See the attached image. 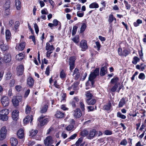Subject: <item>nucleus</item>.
<instances>
[{"label":"nucleus","instance_id":"f257e3e1","mask_svg":"<svg viewBox=\"0 0 146 146\" xmlns=\"http://www.w3.org/2000/svg\"><path fill=\"white\" fill-rule=\"evenodd\" d=\"M7 130L5 126L1 127L0 130V140H3L6 137Z\"/></svg>","mask_w":146,"mask_h":146},{"label":"nucleus","instance_id":"f03ea898","mask_svg":"<svg viewBox=\"0 0 146 146\" xmlns=\"http://www.w3.org/2000/svg\"><path fill=\"white\" fill-rule=\"evenodd\" d=\"M96 130L95 129L90 130L88 132V135L87 137V138L89 139H92L94 138L96 135Z\"/></svg>","mask_w":146,"mask_h":146},{"label":"nucleus","instance_id":"7ed1b4c3","mask_svg":"<svg viewBox=\"0 0 146 146\" xmlns=\"http://www.w3.org/2000/svg\"><path fill=\"white\" fill-rule=\"evenodd\" d=\"M1 102L3 106L6 107L9 105V100L8 97L4 96L1 99Z\"/></svg>","mask_w":146,"mask_h":146},{"label":"nucleus","instance_id":"20e7f679","mask_svg":"<svg viewBox=\"0 0 146 146\" xmlns=\"http://www.w3.org/2000/svg\"><path fill=\"white\" fill-rule=\"evenodd\" d=\"M99 72V68H96L94 72L91 73L90 74L89 79L91 80L94 79L98 75Z\"/></svg>","mask_w":146,"mask_h":146},{"label":"nucleus","instance_id":"39448f33","mask_svg":"<svg viewBox=\"0 0 146 146\" xmlns=\"http://www.w3.org/2000/svg\"><path fill=\"white\" fill-rule=\"evenodd\" d=\"M53 141L51 136L47 137L44 140V143L45 145L49 146L53 143Z\"/></svg>","mask_w":146,"mask_h":146},{"label":"nucleus","instance_id":"423d86ee","mask_svg":"<svg viewBox=\"0 0 146 146\" xmlns=\"http://www.w3.org/2000/svg\"><path fill=\"white\" fill-rule=\"evenodd\" d=\"M73 113L74 117L76 118H79L82 115V111L79 108H77L73 111Z\"/></svg>","mask_w":146,"mask_h":146},{"label":"nucleus","instance_id":"0eeeda50","mask_svg":"<svg viewBox=\"0 0 146 146\" xmlns=\"http://www.w3.org/2000/svg\"><path fill=\"white\" fill-rule=\"evenodd\" d=\"M22 99L21 96H18L17 97H14L12 99V103L14 106H16L18 105L19 102L21 101Z\"/></svg>","mask_w":146,"mask_h":146},{"label":"nucleus","instance_id":"6e6552de","mask_svg":"<svg viewBox=\"0 0 146 146\" xmlns=\"http://www.w3.org/2000/svg\"><path fill=\"white\" fill-rule=\"evenodd\" d=\"M80 45L82 51H84L88 48L87 42L85 40H82L80 42Z\"/></svg>","mask_w":146,"mask_h":146},{"label":"nucleus","instance_id":"1a4fd4ad","mask_svg":"<svg viewBox=\"0 0 146 146\" xmlns=\"http://www.w3.org/2000/svg\"><path fill=\"white\" fill-rule=\"evenodd\" d=\"M17 74L18 76L23 74L24 70V66L22 64L18 66L17 68Z\"/></svg>","mask_w":146,"mask_h":146},{"label":"nucleus","instance_id":"9d476101","mask_svg":"<svg viewBox=\"0 0 146 146\" xmlns=\"http://www.w3.org/2000/svg\"><path fill=\"white\" fill-rule=\"evenodd\" d=\"M43 117L41 116L38 118V121L40 123L41 126H43L45 124H46L49 121V119L48 118H46L43 120Z\"/></svg>","mask_w":146,"mask_h":146},{"label":"nucleus","instance_id":"9b49d317","mask_svg":"<svg viewBox=\"0 0 146 146\" xmlns=\"http://www.w3.org/2000/svg\"><path fill=\"white\" fill-rule=\"evenodd\" d=\"M0 47L1 50L3 51H6L9 48L8 45L4 44V41L3 40L0 41Z\"/></svg>","mask_w":146,"mask_h":146},{"label":"nucleus","instance_id":"f8f14e48","mask_svg":"<svg viewBox=\"0 0 146 146\" xmlns=\"http://www.w3.org/2000/svg\"><path fill=\"white\" fill-rule=\"evenodd\" d=\"M19 111L17 110L13 111L12 113V117L13 120H17L18 118Z\"/></svg>","mask_w":146,"mask_h":146},{"label":"nucleus","instance_id":"ddd939ff","mask_svg":"<svg viewBox=\"0 0 146 146\" xmlns=\"http://www.w3.org/2000/svg\"><path fill=\"white\" fill-rule=\"evenodd\" d=\"M55 48L52 45H50L49 42H47L46 44L45 50L47 51H53Z\"/></svg>","mask_w":146,"mask_h":146},{"label":"nucleus","instance_id":"4468645a","mask_svg":"<svg viewBox=\"0 0 146 146\" xmlns=\"http://www.w3.org/2000/svg\"><path fill=\"white\" fill-rule=\"evenodd\" d=\"M25 46V42H22L19 44L18 46H17L15 47V48L17 50L22 51L24 48Z\"/></svg>","mask_w":146,"mask_h":146},{"label":"nucleus","instance_id":"2eb2a0df","mask_svg":"<svg viewBox=\"0 0 146 146\" xmlns=\"http://www.w3.org/2000/svg\"><path fill=\"white\" fill-rule=\"evenodd\" d=\"M11 55L9 54H5L4 56L3 61L5 63H8L11 61Z\"/></svg>","mask_w":146,"mask_h":146},{"label":"nucleus","instance_id":"dca6fc26","mask_svg":"<svg viewBox=\"0 0 146 146\" xmlns=\"http://www.w3.org/2000/svg\"><path fill=\"white\" fill-rule=\"evenodd\" d=\"M78 83H74V84L68 88L67 89L68 90H72L74 91H76L78 89Z\"/></svg>","mask_w":146,"mask_h":146},{"label":"nucleus","instance_id":"f3484780","mask_svg":"<svg viewBox=\"0 0 146 146\" xmlns=\"http://www.w3.org/2000/svg\"><path fill=\"white\" fill-rule=\"evenodd\" d=\"M33 116L32 115H31V116L28 115L25 117V119H24V123L25 124H26L30 120H31L30 123L32 124V122L33 120Z\"/></svg>","mask_w":146,"mask_h":146},{"label":"nucleus","instance_id":"a211bd4d","mask_svg":"<svg viewBox=\"0 0 146 146\" xmlns=\"http://www.w3.org/2000/svg\"><path fill=\"white\" fill-rule=\"evenodd\" d=\"M27 82L29 86L32 87L33 86L34 80L32 78L29 77L27 80Z\"/></svg>","mask_w":146,"mask_h":146},{"label":"nucleus","instance_id":"6ab92c4d","mask_svg":"<svg viewBox=\"0 0 146 146\" xmlns=\"http://www.w3.org/2000/svg\"><path fill=\"white\" fill-rule=\"evenodd\" d=\"M80 73L78 69L76 68L73 74V76L76 80L78 79L79 77Z\"/></svg>","mask_w":146,"mask_h":146},{"label":"nucleus","instance_id":"aec40b11","mask_svg":"<svg viewBox=\"0 0 146 146\" xmlns=\"http://www.w3.org/2000/svg\"><path fill=\"white\" fill-rule=\"evenodd\" d=\"M17 134L19 138L20 139H22L23 138L24 135V130L23 129H20L18 130Z\"/></svg>","mask_w":146,"mask_h":146},{"label":"nucleus","instance_id":"412c9836","mask_svg":"<svg viewBox=\"0 0 146 146\" xmlns=\"http://www.w3.org/2000/svg\"><path fill=\"white\" fill-rule=\"evenodd\" d=\"M86 102L88 105H93L96 102V100L93 98H90L86 100Z\"/></svg>","mask_w":146,"mask_h":146},{"label":"nucleus","instance_id":"4be33fe9","mask_svg":"<svg viewBox=\"0 0 146 146\" xmlns=\"http://www.w3.org/2000/svg\"><path fill=\"white\" fill-rule=\"evenodd\" d=\"M25 57V55L23 53H19L16 56V58L19 61H21Z\"/></svg>","mask_w":146,"mask_h":146},{"label":"nucleus","instance_id":"5701e85b","mask_svg":"<svg viewBox=\"0 0 146 146\" xmlns=\"http://www.w3.org/2000/svg\"><path fill=\"white\" fill-rule=\"evenodd\" d=\"M5 36L6 40L8 42L11 38V33L9 30H7L6 31Z\"/></svg>","mask_w":146,"mask_h":146},{"label":"nucleus","instance_id":"b1692460","mask_svg":"<svg viewBox=\"0 0 146 146\" xmlns=\"http://www.w3.org/2000/svg\"><path fill=\"white\" fill-rule=\"evenodd\" d=\"M11 143L12 146H16L18 143L17 139L15 138H12L10 139Z\"/></svg>","mask_w":146,"mask_h":146},{"label":"nucleus","instance_id":"393cba45","mask_svg":"<svg viewBox=\"0 0 146 146\" xmlns=\"http://www.w3.org/2000/svg\"><path fill=\"white\" fill-rule=\"evenodd\" d=\"M10 6L9 4H7L5 3L4 5L5 8V14L7 15H8L9 14V8Z\"/></svg>","mask_w":146,"mask_h":146},{"label":"nucleus","instance_id":"a878e982","mask_svg":"<svg viewBox=\"0 0 146 146\" xmlns=\"http://www.w3.org/2000/svg\"><path fill=\"white\" fill-rule=\"evenodd\" d=\"M107 69L106 67H102L100 70V75L102 76H104L107 73Z\"/></svg>","mask_w":146,"mask_h":146},{"label":"nucleus","instance_id":"bb28decb","mask_svg":"<svg viewBox=\"0 0 146 146\" xmlns=\"http://www.w3.org/2000/svg\"><path fill=\"white\" fill-rule=\"evenodd\" d=\"M111 107V102H109L108 104L105 105L104 106V110H109Z\"/></svg>","mask_w":146,"mask_h":146},{"label":"nucleus","instance_id":"cd10ccee","mask_svg":"<svg viewBox=\"0 0 146 146\" xmlns=\"http://www.w3.org/2000/svg\"><path fill=\"white\" fill-rule=\"evenodd\" d=\"M55 115L57 118H62L64 116V114L60 111H58L56 112Z\"/></svg>","mask_w":146,"mask_h":146},{"label":"nucleus","instance_id":"c85d7f7f","mask_svg":"<svg viewBox=\"0 0 146 146\" xmlns=\"http://www.w3.org/2000/svg\"><path fill=\"white\" fill-rule=\"evenodd\" d=\"M126 103V101L124 98H122L119 101L118 106L119 108L122 107Z\"/></svg>","mask_w":146,"mask_h":146},{"label":"nucleus","instance_id":"c756f323","mask_svg":"<svg viewBox=\"0 0 146 146\" xmlns=\"http://www.w3.org/2000/svg\"><path fill=\"white\" fill-rule=\"evenodd\" d=\"M15 5L17 10H20L21 8V3L20 1L16 0Z\"/></svg>","mask_w":146,"mask_h":146},{"label":"nucleus","instance_id":"7c9ffc66","mask_svg":"<svg viewBox=\"0 0 146 146\" xmlns=\"http://www.w3.org/2000/svg\"><path fill=\"white\" fill-rule=\"evenodd\" d=\"M119 79L117 77H114L113 78L111 79L110 82L112 84H119V83L118 82Z\"/></svg>","mask_w":146,"mask_h":146},{"label":"nucleus","instance_id":"2f4dec72","mask_svg":"<svg viewBox=\"0 0 146 146\" xmlns=\"http://www.w3.org/2000/svg\"><path fill=\"white\" fill-rule=\"evenodd\" d=\"M48 107V106L46 105H44L42 107L40 110L41 113H45L47 110Z\"/></svg>","mask_w":146,"mask_h":146},{"label":"nucleus","instance_id":"473e14b6","mask_svg":"<svg viewBox=\"0 0 146 146\" xmlns=\"http://www.w3.org/2000/svg\"><path fill=\"white\" fill-rule=\"evenodd\" d=\"M7 115H3L0 114V119L5 121L7 120L8 116Z\"/></svg>","mask_w":146,"mask_h":146},{"label":"nucleus","instance_id":"72a5a7b5","mask_svg":"<svg viewBox=\"0 0 146 146\" xmlns=\"http://www.w3.org/2000/svg\"><path fill=\"white\" fill-rule=\"evenodd\" d=\"M86 27V23H82V25L80 29V33H81L84 32L85 31Z\"/></svg>","mask_w":146,"mask_h":146},{"label":"nucleus","instance_id":"f704fd0d","mask_svg":"<svg viewBox=\"0 0 146 146\" xmlns=\"http://www.w3.org/2000/svg\"><path fill=\"white\" fill-rule=\"evenodd\" d=\"M66 74L65 72V71L62 70L60 72V78L61 79H63L66 78Z\"/></svg>","mask_w":146,"mask_h":146},{"label":"nucleus","instance_id":"c9c22d12","mask_svg":"<svg viewBox=\"0 0 146 146\" xmlns=\"http://www.w3.org/2000/svg\"><path fill=\"white\" fill-rule=\"evenodd\" d=\"M9 113V110L7 109H4L0 111V114L3 115H8Z\"/></svg>","mask_w":146,"mask_h":146},{"label":"nucleus","instance_id":"e433bc0d","mask_svg":"<svg viewBox=\"0 0 146 146\" xmlns=\"http://www.w3.org/2000/svg\"><path fill=\"white\" fill-rule=\"evenodd\" d=\"M98 5L96 3H93L89 5V7L90 8H98Z\"/></svg>","mask_w":146,"mask_h":146},{"label":"nucleus","instance_id":"4c0bfd02","mask_svg":"<svg viewBox=\"0 0 146 146\" xmlns=\"http://www.w3.org/2000/svg\"><path fill=\"white\" fill-rule=\"evenodd\" d=\"M117 117L123 119H125L126 118V116L125 115L122 114L121 113L119 112H117Z\"/></svg>","mask_w":146,"mask_h":146},{"label":"nucleus","instance_id":"58836bf2","mask_svg":"<svg viewBox=\"0 0 146 146\" xmlns=\"http://www.w3.org/2000/svg\"><path fill=\"white\" fill-rule=\"evenodd\" d=\"M38 133V131L36 130H32L30 131L29 136H35Z\"/></svg>","mask_w":146,"mask_h":146},{"label":"nucleus","instance_id":"ea45409f","mask_svg":"<svg viewBox=\"0 0 146 146\" xmlns=\"http://www.w3.org/2000/svg\"><path fill=\"white\" fill-rule=\"evenodd\" d=\"M77 136V135L76 134H74L71 135L69 138L66 139L65 142H66V143L69 141H70V140H72L74 139Z\"/></svg>","mask_w":146,"mask_h":146},{"label":"nucleus","instance_id":"a19ab883","mask_svg":"<svg viewBox=\"0 0 146 146\" xmlns=\"http://www.w3.org/2000/svg\"><path fill=\"white\" fill-rule=\"evenodd\" d=\"M140 59L137 56H134L133 59V60L132 61V63L134 64H137V62L139 61Z\"/></svg>","mask_w":146,"mask_h":146},{"label":"nucleus","instance_id":"79ce46f5","mask_svg":"<svg viewBox=\"0 0 146 146\" xmlns=\"http://www.w3.org/2000/svg\"><path fill=\"white\" fill-rule=\"evenodd\" d=\"M142 23V21L140 19H137L136 21L133 23L134 26L136 27L139 26L140 24H141Z\"/></svg>","mask_w":146,"mask_h":146},{"label":"nucleus","instance_id":"37998d69","mask_svg":"<svg viewBox=\"0 0 146 146\" xmlns=\"http://www.w3.org/2000/svg\"><path fill=\"white\" fill-rule=\"evenodd\" d=\"M76 58L74 56H72L69 59V64H74Z\"/></svg>","mask_w":146,"mask_h":146},{"label":"nucleus","instance_id":"c03bdc74","mask_svg":"<svg viewBox=\"0 0 146 146\" xmlns=\"http://www.w3.org/2000/svg\"><path fill=\"white\" fill-rule=\"evenodd\" d=\"M85 95L87 98L89 99L92 97L93 95L90 91H88L85 93Z\"/></svg>","mask_w":146,"mask_h":146},{"label":"nucleus","instance_id":"a18cd8bd","mask_svg":"<svg viewBox=\"0 0 146 146\" xmlns=\"http://www.w3.org/2000/svg\"><path fill=\"white\" fill-rule=\"evenodd\" d=\"M124 3L126 9L127 10H130L131 7V5L129 4L126 1H124Z\"/></svg>","mask_w":146,"mask_h":146},{"label":"nucleus","instance_id":"49530a36","mask_svg":"<svg viewBox=\"0 0 146 146\" xmlns=\"http://www.w3.org/2000/svg\"><path fill=\"white\" fill-rule=\"evenodd\" d=\"M88 132L87 130H84L81 132V135L83 137L87 136L88 135Z\"/></svg>","mask_w":146,"mask_h":146},{"label":"nucleus","instance_id":"de8ad7c7","mask_svg":"<svg viewBox=\"0 0 146 146\" xmlns=\"http://www.w3.org/2000/svg\"><path fill=\"white\" fill-rule=\"evenodd\" d=\"M114 19H115L116 21V19L113 17V15L112 14H111L109 16V22L110 23H111Z\"/></svg>","mask_w":146,"mask_h":146},{"label":"nucleus","instance_id":"09e8293b","mask_svg":"<svg viewBox=\"0 0 146 146\" xmlns=\"http://www.w3.org/2000/svg\"><path fill=\"white\" fill-rule=\"evenodd\" d=\"M72 41L75 43H77L79 42V37L76 36L72 39Z\"/></svg>","mask_w":146,"mask_h":146},{"label":"nucleus","instance_id":"8fccbe9b","mask_svg":"<svg viewBox=\"0 0 146 146\" xmlns=\"http://www.w3.org/2000/svg\"><path fill=\"white\" fill-rule=\"evenodd\" d=\"M74 127L73 125L70 124L66 127V129L68 131H71L73 129Z\"/></svg>","mask_w":146,"mask_h":146},{"label":"nucleus","instance_id":"3c124183","mask_svg":"<svg viewBox=\"0 0 146 146\" xmlns=\"http://www.w3.org/2000/svg\"><path fill=\"white\" fill-rule=\"evenodd\" d=\"M31 108L28 105H27L25 108V112L26 114H28L30 113Z\"/></svg>","mask_w":146,"mask_h":146},{"label":"nucleus","instance_id":"603ef678","mask_svg":"<svg viewBox=\"0 0 146 146\" xmlns=\"http://www.w3.org/2000/svg\"><path fill=\"white\" fill-rule=\"evenodd\" d=\"M83 140V139L82 138H79L78 141L76 142L75 145L76 146H79L81 143L82 142Z\"/></svg>","mask_w":146,"mask_h":146},{"label":"nucleus","instance_id":"864d4df0","mask_svg":"<svg viewBox=\"0 0 146 146\" xmlns=\"http://www.w3.org/2000/svg\"><path fill=\"white\" fill-rule=\"evenodd\" d=\"M80 106L83 111H84L85 110V106L83 101L81 102H80Z\"/></svg>","mask_w":146,"mask_h":146},{"label":"nucleus","instance_id":"5fc2aeb1","mask_svg":"<svg viewBox=\"0 0 146 146\" xmlns=\"http://www.w3.org/2000/svg\"><path fill=\"white\" fill-rule=\"evenodd\" d=\"M104 134L106 135H110L112 134V131L108 130H106L104 131Z\"/></svg>","mask_w":146,"mask_h":146},{"label":"nucleus","instance_id":"6e6d98bb","mask_svg":"<svg viewBox=\"0 0 146 146\" xmlns=\"http://www.w3.org/2000/svg\"><path fill=\"white\" fill-rule=\"evenodd\" d=\"M77 28V27L75 26H74L73 27L72 33V35H75L76 33Z\"/></svg>","mask_w":146,"mask_h":146},{"label":"nucleus","instance_id":"4d7b16f0","mask_svg":"<svg viewBox=\"0 0 146 146\" xmlns=\"http://www.w3.org/2000/svg\"><path fill=\"white\" fill-rule=\"evenodd\" d=\"M66 97V94H63L62 95L61 97V99L60 101L61 102H64L65 101Z\"/></svg>","mask_w":146,"mask_h":146},{"label":"nucleus","instance_id":"13d9d810","mask_svg":"<svg viewBox=\"0 0 146 146\" xmlns=\"http://www.w3.org/2000/svg\"><path fill=\"white\" fill-rule=\"evenodd\" d=\"M138 77L139 79L143 80L145 78V76L144 73H141L139 74Z\"/></svg>","mask_w":146,"mask_h":146},{"label":"nucleus","instance_id":"bf43d9fd","mask_svg":"<svg viewBox=\"0 0 146 146\" xmlns=\"http://www.w3.org/2000/svg\"><path fill=\"white\" fill-rule=\"evenodd\" d=\"M84 12H80L79 11H78L77 13V15L78 17H83L84 15Z\"/></svg>","mask_w":146,"mask_h":146},{"label":"nucleus","instance_id":"052dcab7","mask_svg":"<svg viewBox=\"0 0 146 146\" xmlns=\"http://www.w3.org/2000/svg\"><path fill=\"white\" fill-rule=\"evenodd\" d=\"M11 76L12 75L11 73L10 72H8L7 73V74L5 76V78L6 80H8L10 79L11 78Z\"/></svg>","mask_w":146,"mask_h":146},{"label":"nucleus","instance_id":"680f3d73","mask_svg":"<svg viewBox=\"0 0 146 146\" xmlns=\"http://www.w3.org/2000/svg\"><path fill=\"white\" fill-rule=\"evenodd\" d=\"M34 27L36 34H38L39 32L38 27L36 24L35 23L34 25Z\"/></svg>","mask_w":146,"mask_h":146},{"label":"nucleus","instance_id":"e2e57ef3","mask_svg":"<svg viewBox=\"0 0 146 146\" xmlns=\"http://www.w3.org/2000/svg\"><path fill=\"white\" fill-rule=\"evenodd\" d=\"M127 143V141L126 139H124L122 140L121 142L120 143V144L121 145H126Z\"/></svg>","mask_w":146,"mask_h":146},{"label":"nucleus","instance_id":"0e129e2a","mask_svg":"<svg viewBox=\"0 0 146 146\" xmlns=\"http://www.w3.org/2000/svg\"><path fill=\"white\" fill-rule=\"evenodd\" d=\"M29 38L30 39H32L33 42L35 45L36 44V40L35 37L34 35L30 36L29 37Z\"/></svg>","mask_w":146,"mask_h":146},{"label":"nucleus","instance_id":"69168bd1","mask_svg":"<svg viewBox=\"0 0 146 146\" xmlns=\"http://www.w3.org/2000/svg\"><path fill=\"white\" fill-rule=\"evenodd\" d=\"M41 13L43 15H46L48 14V13L46 9L45 8L42 10L41 11Z\"/></svg>","mask_w":146,"mask_h":146},{"label":"nucleus","instance_id":"338daca9","mask_svg":"<svg viewBox=\"0 0 146 146\" xmlns=\"http://www.w3.org/2000/svg\"><path fill=\"white\" fill-rule=\"evenodd\" d=\"M118 85L117 84H115L114 86L111 88V91L112 92H115L118 87Z\"/></svg>","mask_w":146,"mask_h":146},{"label":"nucleus","instance_id":"774afa93","mask_svg":"<svg viewBox=\"0 0 146 146\" xmlns=\"http://www.w3.org/2000/svg\"><path fill=\"white\" fill-rule=\"evenodd\" d=\"M53 24L54 26H56L58 24V23H60L57 20L55 19L53 21Z\"/></svg>","mask_w":146,"mask_h":146}]
</instances>
